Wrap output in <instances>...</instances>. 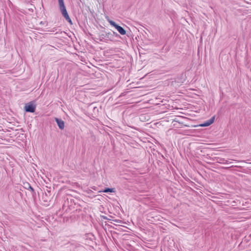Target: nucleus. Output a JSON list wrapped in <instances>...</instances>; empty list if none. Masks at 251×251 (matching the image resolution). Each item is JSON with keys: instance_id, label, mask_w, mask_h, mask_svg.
<instances>
[{"instance_id": "f257e3e1", "label": "nucleus", "mask_w": 251, "mask_h": 251, "mask_svg": "<svg viewBox=\"0 0 251 251\" xmlns=\"http://www.w3.org/2000/svg\"><path fill=\"white\" fill-rule=\"evenodd\" d=\"M112 34L111 32H105L99 35V39L101 42H107L108 41H113Z\"/></svg>"}, {"instance_id": "f03ea898", "label": "nucleus", "mask_w": 251, "mask_h": 251, "mask_svg": "<svg viewBox=\"0 0 251 251\" xmlns=\"http://www.w3.org/2000/svg\"><path fill=\"white\" fill-rule=\"evenodd\" d=\"M59 10H60V11L61 12V13H62L63 16L64 17V18L71 25H72L73 24L72 21L71 19H70L68 14V12H67V11L66 10L65 6H63V7H59Z\"/></svg>"}, {"instance_id": "7ed1b4c3", "label": "nucleus", "mask_w": 251, "mask_h": 251, "mask_svg": "<svg viewBox=\"0 0 251 251\" xmlns=\"http://www.w3.org/2000/svg\"><path fill=\"white\" fill-rule=\"evenodd\" d=\"M24 109L27 112L33 113L35 111L36 105L32 103V102H30L25 104Z\"/></svg>"}, {"instance_id": "20e7f679", "label": "nucleus", "mask_w": 251, "mask_h": 251, "mask_svg": "<svg viewBox=\"0 0 251 251\" xmlns=\"http://www.w3.org/2000/svg\"><path fill=\"white\" fill-rule=\"evenodd\" d=\"M54 120L56 122L59 129L62 130L64 128L65 123L62 119L58 118H55Z\"/></svg>"}, {"instance_id": "39448f33", "label": "nucleus", "mask_w": 251, "mask_h": 251, "mask_svg": "<svg viewBox=\"0 0 251 251\" xmlns=\"http://www.w3.org/2000/svg\"><path fill=\"white\" fill-rule=\"evenodd\" d=\"M214 120H215V117L213 116L212 118H211L210 119H209L208 120L204 122V123H203L202 124L200 125V126H202V127L208 126L211 125L212 124H213L214 122Z\"/></svg>"}, {"instance_id": "423d86ee", "label": "nucleus", "mask_w": 251, "mask_h": 251, "mask_svg": "<svg viewBox=\"0 0 251 251\" xmlns=\"http://www.w3.org/2000/svg\"><path fill=\"white\" fill-rule=\"evenodd\" d=\"M116 29L121 35H124L126 34V31L125 30V29L119 25L116 26Z\"/></svg>"}, {"instance_id": "0eeeda50", "label": "nucleus", "mask_w": 251, "mask_h": 251, "mask_svg": "<svg viewBox=\"0 0 251 251\" xmlns=\"http://www.w3.org/2000/svg\"><path fill=\"white\" fill-rule=\"evenodd\" d=\"M24 188L30 190L32 193H35L34 189L31 186L30 184L28 182L25 183L24 184Z\"/></svg>"}, {"instance_id": "6e6552de", "label": "nucleus", "mask_w": 251, "mask_h": 251, "mask_svg": "<svg viewBox=\"0 0 251 251\" xmlns=\"http://www.w3.org/2000/svg\"><path fill=\"white\" fill-rule=\"evenodd\" d=\"M103 192L105 193H109V192H115V189L114 188H105L104 190L103 191Z\"/></svg>"}, {"instance_id": "1a4fd4ad", "label": "nucleus", "mask_w": 251, "mask_h": 251, "mask_svg": "<svg viewBox=\"0 0 251 251\" xmlns=\"http://www.w3.org/2000/svg\"><path fill=\"white\" fill-rule=\"evenodd\" d=\"M108 21L109 23V24L115 27V28H116V26L118 25H117L115 22L111 20L108 19Z\"/></svg>"}, {"instance_id": "9d476101", "label": "nucleus", "mask_w": 251, "mask_h": 251, "mask_svg": "<svg viewBox=\"0 0 251 251\" xmlns=\"http://www.w3.org/2000/svg\"><path fill=\"white\" fill-rule=\"evenodd\" d=\"M59 7L65 6L64 0H58Z\"/></svg>"}, {"instance_id": "9b49d317", "label": "nucleus", "mask_w": 251, "mask_h": 251, "mask_svg": "<svg viewBox=\"0 0 251 251\" xmlns=\"http://www.w3.org/2000/svg\"><path fill=\"white\" fill-rule=\"evenodd\" d=\"M111 34H112V39L113 40L114 39V36H115L116 37H118L119 36V35H118V34L115 32V31H112V32H111Z\"/></svg>"}, {"instance_id": "f8f14e48", "label": "nucleus", "mask_w": 251, "mask_h": 251, "mask_svg": "<svg viewBox=\"0 0 251 251\" xmlns=\"http://www.w3.org/2000/svg\"><path fill=\"white\" fill-rule=\"evenodd\" d=\"M56 29H57L56 28L54 27V28H52L50 30H48V31H50V32H54L56 31Z\"/></svg>"}, {"instance_id": "ddd939ff", "label": "nucleus", "mask_w": 251, "mask_h": 251, "mask_svg": "<svg viewBox=\"0 0 251 251\" xmlns=\"http://www.w3.org/2000/svg\"><path fill=\"white\" fill-rule=\"evenodd\" d=\"M40 24H43V22H41Z\"/></svg>"}, {"instance_id": "4468645a", "label": "nucleus", "mask_w": 251, "mask_h": 251, "mask_svg": "<svg viewBox=\"0 0 251 251\" xmlns=\"http://www.w3.org/2000/svg\"><path fill=\"white\" fill-rule=\"evenodd\" d=\"M250 164H251V163H250Z\"/></svg>"}]
</instances>
